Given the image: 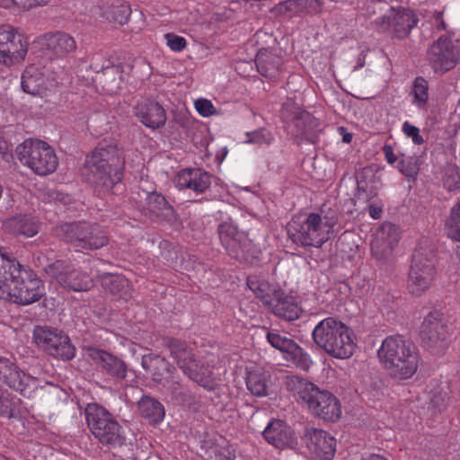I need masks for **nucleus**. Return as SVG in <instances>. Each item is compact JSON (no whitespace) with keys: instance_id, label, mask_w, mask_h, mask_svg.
<instances>
[{"instance_id":"f257e3e1","label":"nucleus","mask_w":460,"mask_h":460,"mask_svg":"<svg viewBox=\"0 0 460 460\" xmlns=\"http://www.w3.org/2000/svg\"><path fill=\"white\" fill-rule=\"evenodd\" d=\"M124 151L113 140L103 139L86 155L82 175L97 191L109 192L121 181Z\"/></svg>"},{"instance_id":"f03ea898","label":"nucleus","mask_w":460,"mask_h":460,"mask_svg":"<svg viewBox=\"0 0 460 460\" xmlns=\"http://www.w3.org/2000/svg\"><path fill=\"white\" fill-rule=\"evenodd\" d=\"M43 296L41 280L0 247V298L26 305Z\"/></svg>"},{"instance_id":"7ed1b4c3","label":"nucleus","mask_w":460,"mask_h":460,"mask_svg":"<svg viewBox=\"0 0 460 460\" xmlns=\"http://www.w3.org/2000/svg\"><path fill=\"white\" fill-rule=\"evenodd\" d=\"M286 385L314 416L331 422L340 419L341 403L328 390H321L314 383L297 376H288Z\"/></svg>"},{"instance_id":"20e7f679","label":"nucleus","mask_w":460,"mask_h":460,"mask_svg":"<svg viewBox=\"0 0 460 460\" xmlns=\"http://www.w3.org/2000/svg\"><path fill=\"white\" fill-rule=\"evenodd\" d=\"M377 354L390 376L394 379H408L418 369L417 348L401 335L389 336L385 339Z\"/></svg>"},{"instance_id":"39448f33","label":"nucleus","mask_w":460,"mask_h":460,"mask_svg":"<svg viewBox=\"0 0 460 460\" xmlns=\"http://www.w3.org/2000/svg\"><path fill=\"white\" fill-rule=\"evenodd\" d=\"M337 222L338 216L333 210H330L323 219L318 213L296 216L288 224V234L298 245L320 248L329 239L328 234Z\"/></svg>"},{"instance_id":"423d86ee","label":"nucleus","mask_w":460,"mask_h":460,"mask_svg":"<svg viewBox=\"0 0 460 460\" xmlns=\"http://www.w3.org/2000/svg\"><path fill=\"white\" fill-rule=\"evenodd\" d=\"M352 331L341 321L327 317L316 324L312 332L315 345L328 355L337 358H348L354 351Z\"/></svg>"},{"instance_id":"0eeeda50","label":"nucleus","mask_w":460,"mask_h":460,"mask_svg":"<svg viewBox=\"0 0 460 460\" xmlns=\"http://www.w3.org/2000/svg\"><path fill=\"white\" fill-rule=\"evenodd\" d=\"M164 341L170 350L171 357L184 375L206 389L213 388L212 370L208 365L199 363L196 359L192 349L185 341L168 337Z\"/></svg>"},{"instance_id":"6e6552de","label":"nucleus","mask_w":460,"mask_h":460,"mask_svg":"<svg viewBox=\"0 0 460 460\" xmlns=\"http://www.w3.org/2000/svg\"><path fill=\"white\" fill-rule=\"evenodd\" d=\"M55 234L79 250H98L109 243V237L96 224L65 223L55 228Z\"/></svg>"},{"instance_id":"1a4fd4ad","label":"nucleus","mask_w":460,"mask_h":460,"mask_svg":"<svg viewBox=\"0 0 460 460\" xmlns=\"http://www.w3.org/2000/svg\"><path fill=\"white\" fill-rule=\"evenodd\" d=\"M84 413L88 428L100 443L114 447L125 444L121 426L106 409L92 403L87 405Z\"/></svg>"},{"instance_id":"9d476101","label":"nucleus","mask_w":460,"mask_h":460,"mask_svg":"<svg viewBox=\"0 0 460 460\" xmlns=\"http://www.w3.org/2000/svg\"><path fill=\"white\" fill-rule=\"evenodd\" d=\"M15 152L20 162L39 175L52 173L58 164L54 150L41 140L27 139L16 147Z\"/></svg>"},{"instance_id":"9b49d317","label":"nucleus","mask_w":460,"mask_h":460,"mask_svg":"<svg viewBox=\"0 0 460 460\" xmlns=\"http://www.w3.org/2000/svg\"><path fill=\"white\" fill-rule=\"evenodd\" d=\"M217 234L222 246L231 258L247 261L255 257V244L246 231L238 228L234 218L222 220L217 226Z\"/></svg>"},{"instance_id":"f8f14e48","label":"nucleus","mask_w":460,"mask_h":460,"mask_svg":"<svg viewBox=\"0 0 460 460\" xmlns=\"http://www.w3.org/2000/svg\"><path fill=\"white\" fill-rule=\"evenodd\" d=\"M436 262L433 250L420 247L414 251L408 280L411 294L420 296L430 287L436 274Z\"/></svg>"},{"instance_id":"ddd939ff","label":"nucleus","mask_w":460,"mask_h":460,"mask_svg":"<svg viewBox=\"0 0 460 460\" xmlns=\"http://www.w3.org/2000/svg\"><path fill=\"white\" fill-rule=\"evenodd\" d=\"M33 341L38 348L56 358L68 361L75 356V347L63 330L50 326H35Z\"/></svg>"},{"instance_id":"4468645a","label":"nucleus","mask_w":460,"mask_h":460,"mask_svg":"<svg viewBox=\"0 0 460 460\" xmlns=\"http://www.w3.org/2000/svg\"><path fill=\"white\" fill-rule=\"evenodd\" d=\"M454 31L439 36L427 49V60L435 73L445 74L460 60V51L453 42Z\"/></svg>"},{"instance_id":"2eb2a0df","label":"nucleus","mask_w":460,"mask_h":460,"mask_svg":"<svg viewBox=\"0 0 460 460\" xmlns=\"http://www.w3.org/2000/svg\"><path fill=\"white\" fill-rule=\"evenodd\" d=\"M418 22L419 18L413 11L392 7L382 18H376L373 26L377 31L387 32L394 39L405 40Z\"/></svg>"},{"instance_id":"dca6fc26","label":"nucleus","mask_w":460,"mask_h":460,"mask_svg":"<svg viewBox=\"0 0 460 460\" xmlns=\"http://www.w3.org/2000/svg\"><path fill=\"white\" fill-rule=\"evenodd\" d=\"M0 382L25 398L42 387L38 377L25 373L14 361L0 357Z\"/></svg>"},{"instance_id":"f3484780","label":"nucleus","mask_w":460,"mask_h":460,"mask_svg":"<svg viewBox=\"0 0 460 460\" xmlns=\"http://www.w3.org/2000/svg\"><path fill=\"white\" fill-rule=\"evenodd\" d=\"M46 275L61 287L73 291H86L92 287V279L68 260H57L44 268Z\"/></svg>"},{"instance_id":"a211bd4d","label":"nucleus","mask_w":460,"mask_h":460,"mask_svg":"<svg viewBox=\"0 0 460 460\" xmlns=\"http://www.w3.org/2000/svg\"><path fill=\"white\" fill-rule=\"evenodd\" d=\"M420 335L423 346L433 354L443 353L449 344L447 324L438 312L424 318Z\"/></svg>"},{"instance_id":"6ab92c4d","label":"nucleus","mask_w":460,"mask_h":460,"mask_svg":"<svg viewBox=\"0 0 460 460\" xmlns=\"http://www.w3.org/2000/svg\"><path fill=\"white\" fill-rule=\"evenodd\" d=\"M28 52L23 35L9 25H0V64L12 66L22 61Z\"/></svg>"},{"instance_id":"aec40b11","label":"nucleus","mask_w":460,"mask_h":460,"mask_svg":"<svg viewBox=\"0 0 460 460\" xmlns=\"http://www.w3.org/2000/svg\"><path fill=\"white\" fill-rule=\"evenodd\" d=\"M85 350L103 374L119 381H128L132 371L120 357L93 346L86 347Z\"/></svg>"},{"instance_id":"412c9836","label":"nucleus","mask_w":460,"mask_h":460,"mask_svg":"<svg viewBox=\"0 0 460 460\" xmlns=\"http://www.w3.org/2000/svg\"><path fill=\"white\" fill-rule=\"evenodd\" d=\"M302 439L317 460H332L336 450V440L327 431L314 428L305 429Z\"/></svg>"},{"instance_id":"4be33fe9","label":"nucleus","mask_w":460,"mask_h":460,"mask_svg":"<svg viewBox=\"0 0 460 460\" xmlns=\"http://www.w3.org/2000/svg\"><path fill=\"white\" fill-rule=\"evenodd\" d=\"M99 59L100 58H93L91 63V67L95 71L93 81L107 93H116L122 82V67L119 65H112L110 60L100 64Z\"/></svg>"},{"instance_id":"5701e85b","label":"nucleus","mask_w":460,"mask_h":460,"mask_svg":"<svg viewBox=\"0 0 460 460\" xmlns=\"http://www.w3.org/2000/svg\"><path fill=\"white\" fill-rule=\"evenodd\" d=\"M262 436L276 448L284 449L296 445L294 430L281 420H272L264 429Z\"/></svg>"},{"instance_id":"b1692460","label":"nucleus","mask_w":460,"mask_h":460,"mask_svg":"<svg viewBox=\"0 0 460 460\" xmlns=\"http://www.w3.org/2000/svg\"><path fill=\"white\" fill-rule=\"evenodd\" d=\"M180 190L189 189L199 194L211 185V175L199 168H187L180 171L174 180Z\"/></svg>"},{"instance_id":"393cba45","label":"nucleus","mask_w":460,"mask_h":460,"mask_svg":"<svg viewBox=\"0 0 460 460\" xmlns=\"http://www.w3.org/2000/svg\"><path fill=\"white\" fill-rule=\"evenodd\" d=\"M400 240L399 227L390 222H385L377 229L371 251L377 257L391 253Z\"/></svg>"},{"instance_id":"a878e982","label":"nucleus","mask_w":460,"mask_h":460,"mask_svg":"<svg viewBox=\"0 0 460 460\" xmlns=\"http://www.w3.org/2000/svg\"><path fill=\"white\" fill-rule=\"evenodd\" d=\"M40 40L42 47L57 58H65L74 53L77 48L75 39L63 31L46 33Z\"/></svg>"},{"instance_id":"bb28decb","label":"nucleus","mask_w":460,"mask_h":460,"mask_svg":"<svg viewBox=\"0 0 460 460\" xmlns=\"http://www.w3.org/2000/svg\"><path fill=\"white\" fill-rule=\"evenodd\" d=\"M142 367L150 375L152 380L159 385L164 384L169 375L176 373V368L165 358L157 354H148L142 357Z\"/></svg>"},{"instance_id":"cd10ccee","label":"nucleus","mask_w":460,"mask_h":460,"mask_svg":"<svg viewBox=\"0 0 460 460\" xmlns=\"http://www.w3.org/2000/svg\"><path fill=\"white\" fill-rule=\"evenodd\" d=\"M135 115L146 127L152 129L160 128L166 122L164 109L153 101L137 103L135 107Z\"/></svg>"},{"instance_id":"c85d7f7f","label":"nucleus","mask_w":460,"mask_h":460,"mask_svg":"<svg viewBox=\"0 0 460 460\" xmlns=\"http://www.w3.org/2000/svg\"><path fill=\"white\" fill-rule=\"evenodd\" d=\"M293 123L296 128V136L310 143L318 140L319 121L306 111L296 109Z\"/></svg>"},{"instance_id":"c756f323","label":"nucleus","mask_w":460,"mask_h":460,"mask_svg":"<svg viewBox=\"0 0 460 460\" xmlns=\"http://www.w3.org/2000/svg\"><path fill=\"white\" fill-rule=\"evenodd\" d=\"M269 309L279 318L292 322L299 318L302 309L294 297L287 296L281 289L277 291L275 299Z\"/></svg>"},{"instance_id":"7c9ffc66","label":"nucleus","mask_w":460,"mask_h":460,"mask_svg":"<svg viewBox=\"0 0 460 460\" xmlns=\"http://www.w3.org/2000/svg\"><path fill=\"white\" fill-rule=\"evenodd\" d=\"M162 385L166 395L173 403L186 407L196 404L197 401L194 394L181 380L175 379L174 375L168 376V379Z\"/></svg>"},{"instance_id":"2f4dec72","label":"nucleus","mask_w":460,"mask_h":460,"mask_svg":"<svg viewBox=\"0 0 460 460\" xmlns=\"http://www.w3.org/2000/svg\"><path fill=\"white\" fill-rule=\"evenodd\" d=\"M145 208L157 217L166 221H175L177 214L174 208L168 203L166 199L156 191L146 193Z\"/></svg>"},{"instance_id":"473e14b6","label":"nucleus","mask_w":460,"mask_h":460,"mask_svg":"<svg viewBox=\"0 0 460 460\" xmlns=\"http://www.w3.org/2000/svg\"><path fill=\"white\" fill-rule=\"evenodd\" d=\"M5 227L14 234L32 237L38 234L40 224L30 215H19L7 219Z\"/></svg>"},{"instance_id":"72a5a7b5","label":"nucleus","mask_w":460,"mask_h":460,"mask_svg":"<svg viewBox=\"0 0 460 460\" xmlns=\"http://www.w3.org/2000/svg\"><path fill=\"white\" fill-rule=\"evenodd\" d=\"M246 285L267 308L270 306L273 299H275L277 291H280L279 288H276L269 281L257 276L248 277Z\"/></svg>"},{"instance_id":"f704fd0d","label":"nucleus","mask_w":460,"mask_h":460,"mask_svg":"<svg viewBox=\"0 0 460 460\" xmlns=\"http://www.w3.org/2000/svg\"><path fill=\"white\" fill-rule=\"evenodd\" d=\"M137 404L141 417L150 424H158L164 420L165 410L158 400L144 395Z\"/></svg>"},{"instance_id":"c9c22d12","label":"nucleus","mask_w":460,"mask_h":460,"mask_svg":"<svg viewBox=\"0 0 460 460\" xmlns=\"http://www.w3.org/2000/svg\"><path fill=\"white\" fill-rule=\"evenodd\" d=\"M102 286L111 294L121 298L129 295V282L122 275L105 273L102 277Z\"/></svg>"},{"instance_id":"e433bc0d","label":"nucleus","mask_w":460,"mask_h":460,"mask_svg":"<svg viewBox=\"0 0 460 460\" xmlns=\"http://www.w3.org/2000/svg\"><path fill=\"white\" fill-rule=\"evenodd\" d=\"M258 72L265 77H274L281 66V59L268 51H260L255 58Z\"/></svg>"},{"instance_id":"4c0bfd02","label":"nucleus","mask_w":460,"mask_h":460,"mask_svg":"<svg viewBox=\"0 0 460 460\" xmlns=\"http://www.w3.org/2000/svg\"><path fill=\"white\" fill-rule=\"evenodd\" d=\"M285 358L303 370H308L313 363L310 355L295 341L285 352Z\"/></svg>"},{"instance_id":"58836bf2","label":"nucleus","mask_w":460,"mask_h":460,"mask_svg":"<svg viewBox=\"0 0 460 460\" xmlns=\"http://www.w3.org/2000/svg\"><path fill=\"white\" fill-rule=\"evenodd\" d=\"M265 374L255 370L250 371L246 376V386L252 394L263 397L268 394V384Z\"/></svg>"},{"instance_id":"ea45409f","label":"nucleus","mask_w":460,"mask_h":460,"mask_svg":"<svg viewBox=\"0 0 460 460\" xmlns=\"http://www.w3.org/2000/svg\"><path fill=\"white\" fill-rule=\"evenodd\" d=\"M440 181L444 189L454 191L460 189V169L456 164H447L440 171Z\"/></svg>"},{"instance_id":"a19ab883","label":"nucleus","mask_w":460,"mask_h":460,"mask_svg":"<svg viewBox=\"0 0 460 460\" xmlns=\"http://www.w3.org/2000/svg\"><path fill=\"white\" fill-rule=\"evenodd\" d=\"M22 401L7 391L0 393V416L14 418L19 413Z\"/></svg>"},{"instance_id":"79ce46f5","label":"nucleus","mask_w":460,"mask_h":460,"mask_svg":"<svg viewBox=\"0 0 460 460\" xmlns=\"http://www.w3.org/2000/svg\"><path fill=\"white\" fill-rule=\"evenodd\" d=\"M413 95V104L418 108L423 109L426 107L429 100V83L422 77L418 76L412 83L411 92Z\"/></svg>"},{"instance_id":"37998d69","label":"nucleus","mask_w":460,"mask_h":460,"mask_svg":"<svg viewBox=\"0 0 460 460\" xmlns=\"http://www.w3.org/2000/svg\"><path fill=\"white\" fill-rule=\"evenodd\" d=\"M397 168L408 181H415L420 171V159L401 154Z\"/></svg>"},{"instance_id":"c03bdc74","label":"nucleus","mask_w":460,"mask_h":460,"mask_svg":"<svg viewBox=\"0 0 460 460\" xmlns=\"http://www.w3.org/2000/svg\"><path fill=\"white\" fill-rule=\"evenodd\" d=\"M32 70L34 68L30 67L23 72L22 88L23 92L35 96L41 93L43 79L38 74H33Z\"/></svg>"},{"instance_id":"a18cd8bd","label":"nucleus","mask_w":460,"mask_h":460,"mask_svg":"<svg viewBox=\"0 0 460 460\" xmlns=\"http://www.w3.org/2000/svg\"><path fill=\"white\" fill-rule=\"evenodd\" d=\"M391 8L385 1L367 0L362 8V15L367 19H372L371 23L373 24L376 18H382Z\"/></svg>"},{"instance_id":"49530a36","label":"nucleus","mask_w":460,"mask_h":460,"mask_svg":"<svg viewBox=\"0 0 460 460\" xmlns=\"http://www.w3.org/2000/svg\"><path fill=\"white\" fill-rule=\"evenodd\" d=\"M130 13L129 4L119 0L114 1L106 12L107 19L121 25L128 22Z\"/></svg>"},{"instance_id":"de8ad7c7","label":"nucleus","mask_w":460,"mask_h":460,"mask_svg":"<svg viewBox=\"0 0 460 460\" xmlns=\"http://www.w3.org/2000/svg\"><path fill=\"white\" fill-rule=\"evenodd\" d=\"M447 235L460 242V201L451 209L449 218L447 220Z\"/></svg>"},{"instance_id":"09e8293b","label":"nucleus","mask_w":460,"mask_h":460,"mask_svg":"<svg viewBox=\"0 0 460 460\" xmlns=\"http://www.w3.org/2000/svg\"><path fill=\"white\" fill-rule=\"evenodd\" d=\"M267 341L273 348L285 354L294 340L279 332H269L267 333Z\"/></svg>"},{"instance_id":"8fccbe9b","label":"nucleus","mask_w":460,"mask_h":460,"mask_svg":"<svg viewBox=\"0 0 460 460\" xmlns=\"http://www.w3.org/2000/svg\"><path fill=\"white\" fill-rule=\"evenodd\" d=\"M303 0H286L275 6L278 14L298 13L303 11Z\"/></svg>"},{"instance_id":"3c124183","label":"nucleus","mask_w":460,"mask_h":460,"mask_svg":"<svg viewBox=\"0 0 460 460\" xmlns=\"http://www.w3.org/2000/svg\"><path fill=\"white\" fill-rule=\"evenodd\" d=\"M357 184H377L380 178L376 174V170L374 166H366L358 171L356 174Z\"/></svg>"},{"instance_id":"603ef678","label":"nucleus","mask_w":460,"mask_h":460,"mask_svg":"<svg viewBox=\"0 0 460 460\" xmlns=\"http://www.w3.org/2000/svg\"><path fill=\"white\" fill-rule=\"evenodd\" d=\"M272 139L273 137L270 131L266 129H259L253 132H247L244 142L250 144L269 145L271 143Z\"/></svg>"},{"instance_id":"864d4df0","label":"nucleus","mask_w":460,"mask_h":460,"mask_svg":"<svg viewBox=\"0 0 460 460\" xmlns=\"http://www.w3.org/2000/svg\"><path fill=\"white\" fill-rule=\"evenodd\" d=\"M358 191L356 198L358 200L362 202H368L377 195V185L376 184H357Z\"/></svg>"},{"instance_id":"5fc2aeb1","label":"nucleus","mask_w":460,"mask_h":460,"mask_svg":"<svg viewBox=\"0 0 460 460\" xmlns=\"http://www.w3.org/2000/svg\"><path fill=\"white\" fill-rule=\"evenodd\" d=\"M168 47L176 52H180L186 48L187 42L183 37L178 36L173 33H167L164 35Z\"/></svg>"},{"instance_id":"6e6d98bb","label":"nucleus","mask_w":460,"mask_h":460,"mask_svg":"<svg viewBox=\"0 0 460 460\" xmlns=\"http://www.w3.org/2000/svg\"><path fill=\"white\" fill-rule=\"evenodd\" d=\"M402 132L405 136L411 137L415 145H421L424 142L423 137L420 134V128L410 124L408 121L402 124Z\"/></svg>"},{"instance_id":"4d7b16f0","label":"nucleus","mask_w":460,"mask_h":460,"mask_svg":"<svg viewBox=\"0 0 460 460\" xmlns=\"http://www.w3.org/2000/svg\"><path fill=\"white\" fill-rule=\"evenodd\" d=\"M195 108L203 117H208L216 112V109L212 102L206 99H199L195 102Z\"/></svg>"},{"instance_id":"13d9d810","label":"nucleus","mask_w":460,"mask_h":460,"mask_svg":"<svg viewBox=\"0 0 460 460\" xmlns=\"http://www.w3.org/2000/svg\"><path fill=\"white\" fill-rule=\"evenodd\" d=\"M432 25L434 26L435 31H447V24L443 19V12L442 11H435L431 15Z\"/></svg>"},{"instance_id":"bf43d9fd","label":"nucleus","mask_w":460,"mask_h":460,"mask_svg":"<svg viewBox=\"0 0 460 460\" xmlns=\"http://www.w3.org/2000/svg\"><path fill=\"white\" fill-rule=\"evenodd\" d=\"M383 152L388 164H394L398 160V156L394 153V148L392 146L385 145L383 147Z\"/></svg>"},{"instance_id":"052dcab7","label":"nucleus","mask_w":460,"mask_h":460,"mask_svg":"<svg viewBox=\"0 0 460 460\" xmlns=\"http://www.w3.org/2000/svg\"><path fill=\"white\" fill-rule=\"evenodd\" d=\"M303 11L309 9L313 12L318 13L321 10L322 4L319 0H303Z\"/></svg>"},{"instance_id":"680f3d73","label":"nucleus","mask_w":460,"mask_h":460,"mask_svg":"<svg viewBox=\"0 0 460 460\" xmlns=\"http://www.w3.org/2000/svg\"><path fill=\"white\" fill-rule=\"evenodd\" d=\"M49 0H20L22 7L23 8H33L37 5L46 4Z\"/></svg>"},{"instance_id":"e2e57ef3","label":"nucleus","mask_w":460,"mask_h":460,"mask_svg":"<svg viewBox=\"0 0 460 460\" xmlns=\"http://www.w3.org/2000/svg\"><path fill=\"white\" fill-rule=\"evenodd\" d=\"M368 212L371 217L374 219H378L381 217L382 215V208L380 207H377L376 205H369L368 207Z\"/></svg>"},{"instance_id":"0e129e2a","label":"nucleus","mask_w":460,"mask_h":460,"mask_svg":"<svg viewBox=\"0 0 460 460\" xmlns=\"http://www.w3.org/2000/svg\"><path fill=\"white\" fill-rule=\"evenodd\" d=\"M338 129L341 134H342V141L346 144L350 143L352 140V134L346 132V129L343 127H340Z\"/></svg>"},{"instance_id":"69168bd1","label":"nucleus","mask_w":460,"mask_h":460,"mask_svg":"<svg viewBox=\"0 0 460 460\" xmlns=\"http://www.w3.org/2000/svg\"><path fill=\"white\" fill-rule=\"evenodd\" d=\"M19 1L20 0H0V4L5 8L10 7L12 4L22 6V3Z\"/></svg>"},{"instance_id":"338daca9","label":"nucleus","mask_w":460,"mask_h":460,"mask_svg":"<svg viewBox=\"0 0 460 460\" xmlns=\"http://www.w3.org/2000/svg\"><path fill=\"white\" fill-rule=\"evenodd\" d=\"M365 65V56L360 55L358 57V65L354 67V70L363 67Z\"/></svg>"},{"instance_id":"774afa93","label":"nucleus","mask_w":460,"mask_h":460,"mask_svg":"<svg viewBox=\"0 0 460 460\" xmlns=\"http://www.w3.org/2000/svg\"><path fill=\"white\" fill-rule=\"evenodd\" d=\"M456 259L458 262L460 263V248H458L456 252Z\"/></svg>"}]
</instances>
